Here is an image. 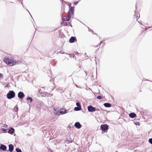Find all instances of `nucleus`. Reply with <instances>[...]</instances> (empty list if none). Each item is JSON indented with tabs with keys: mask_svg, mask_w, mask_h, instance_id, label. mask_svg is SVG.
<instances>
[{
	"mask_svg": "<svg viewBox=\"0 0 152 152\" xmlns=\"http://www.w3.org/2000/svg\"><path fill=\"white\" fill-rule=\"evenodd\" d=\"M4 62L7 64L13 66L17 63L16 60L12 57L6 56L3 59Z\"/></svg>",
	"mask_w": 152,
	"mask_h": 152,
	"instance_id": "obj_1",
	"label": "nucleus"
},
{
	"mask_svg": "<svg viewBox=\"0 0 152 152\" xmlns=\"http://www.w3.org/2000/svg\"><path fill=\"white\" fill-rule=\"evenodd\" d=\"M6 96L7 99H10L15 97V93L13 90H10L7 94Z\"/></svg>",
	"mask_w": 152,
	"mask_h": 152,
	"instance_id": "obj_2",
	"label": "nucleus"
},
{
	"mask_svg": "<svg viewBox=\"0 0 152 152\" xmlns=\"http://www.w3.org/2000/svg\"><path fill=\"white\" fill-rule=\"evenodd\" d=\"M108 125L107 124H102L100 126V129L102 131H105L108 129Z\"/></svg>",
	"mask_w": 152,
	"mask_h": 152,
	"instance_id": "obj_3",
	"label": "nucleus"
},
{
	"mask_svg": "<svg viewBox=\"0 0 152 152\" xmlns=\"http://www.w3.org/2000/svg\"><path fill=\"white\" fill-rule=\"evenodd\" d=\"M68 110L60 108L59 109V115H63L67 113Z\"/></svg>",
	"mask_w": 152,
	"mask_h": 152,
	"instance_id": "obj_4",
	"label": "nucleus"
},
{
	"mask_svg": "<svg viewBox=\"0 0 152 152\" xmlns=\"http://www.w3.org/2000/svg\"><path fill=\"white\" fill-rule=\"evenodd\" d=\"M88 110L90 112H93L96 110V108L91 105H89L87 107Z\"/></svg>",
	"mask_w": 152,
	"mask_h": 152,
	"instance_id": "obj_5",
	"label": "nucleus"
},
{
	"mask_svg": "<svg viewBox=\"0 0 152 152\" xmlns=\"http://www.w3.org/2000/svg\"><path fill=\"white\" fill-rule=\"evenodd\" d=\"M18 97L20 99H23L25 97V95L22 91L19 92L18 94Z\"/></svg>",
	"mask_w": 152,
	"mask_h": 152,
	"instance_id": "obj_6",
	"label": "nucleus"
},
{
	"mask_svg": "<svg viewBox=\"0 0 152 152\" xmlns=\"http://www.w3.org/2000/svg\"><path fill=\"white\" fill-rule=\"evenodd\" d=\"M74 126L77 129H79L82 127L81 124H80L79 122H75L74 124Z\"/></svg>",
	"mask_w": 152,
	"mask_h": 152,
	"instance_id": "obj_7",
	"label": "nucleus"
},
{
	"mask_svg": "<svg viewBox=\"0 0 152 152\" xmlns=\"http://www.w3.org/2000/svg\"><path fill=\"white\" fill-rule=\"evenodd\" d=\"M77 41L76 38L75 37H71L69 39V42L70 43H73Z\"/></svg>",
	"mask_w": 152,
	"mask_h": 152,
	"instance_id": "obj_8",
	"label": "nucleus"
},
{
	"mask_svg": "<svg viewBox=\"0 0 152 152\" xmlns=\"http://www.w3.org/2000/svg\"><path fill=\"white\" fill-rule=\"evenodd\" d=\"M7 147L5 145L3 144H1L0 146V149L2 150L3 151H8L7 150Z\"/></svg>",
	"mask_w": 152,
	"mask_h": 152,
	"instance_id": "obj_9",
	"label": "nucleus"
},
{
	"mask_svg": "<svg viewBox=\"0 0 152 152\" xmlns=\"http://www.w3.org/2000/svg\"><path fill=\"white\" fill-rule=\"evenodd\" d=\"M9 151L10 152H12L14 149L13 145L12 144L9 145Z\"/></svg>",
	"mask_w": 152,
	"mask_h": 152,
	"instance_id": "obj_10",
	"label": "nucleus"
},
{
	"mask_svg": "<svg viewBox=\"0 0 152 152\" xmlns=\"http://www.w3.org/2000/svg\"><path fill=\"white\" fill-rule=\"evenodd\" d=\"M69 11L71 10L72 15H74L75 11V7L73 6L70 7L69 6Z\"/></svg>",
	"mask_w": 152,
	"mask_h": 152,
	"instance_id": "obj_11",
	"label": "nucleus"
},
{
	"mask_svg": "<svg viewBox=\"0 0 152 152\" xmlns=\"http://www.w3.org/2000/svg\"><path fill=\"white\" fill-rule=\"evenodd\" d=\"M54 113L56 115L59 116V110L57 109H54Z\"/></svg>",
	"mask_w": 152,
	"mask_h": 152,
	"instance_id": "obj_12",
	"label": "nucleus"
},
{
	"mask_svg": "<svg viewBox=\"0 0 152 152\" xmlns=\"http://www.w3.org/2000/svg\"><path fill=\"white\" fill-rule=\"evenodd\" d=\"M26 99L29 103H31L33 101L32 98L30 96L27 97L26 98Z\"/></svg>",
	"mask_w": 152,
	"mask_h": 152,
	"instance_id": "obj_13",
	"label": "nucleus"
},
{
	"mask_svg": "<svg viewBox=\"0 0 152 152\" xmlns=\"http://www.w3.org/2000/svg\"><path fill=\"white\" fill-rule=\"evenodd\" d=\"M136 116V114L132 112L129 114V116L131 118H134Z\"/></svg>",
	"mask_w": 152,
	"mask_h": 152,
	"instance_id": "obj_14",
	"label": "nucleus"
},
{
	"mask_svg": "<svg viewBox=\"0 0 152 152\" xmlns=\"http://www.w3.org/2000/svg\"><path fill=\"white\" fill-rule=\"evenodd\" d=\"M15 129L13 128H11L10 129L8 130V132L10 134H13L15 132Z\"/></svg>",
	"mask_w": 152,
	"mask_h": 152,
	"instance_id": "obj_15",
	"label": "nucleus"
},
{
	"mask_svg": "<svg viewBox=\"0 0 152 152\" xmlns=\"http://www.w3.org/2000/svg\"><path fill=\"white\" fill-rule=\"evenodd\" d=\"M103 105L106 107H110L112 106L111 104L109 103H105Z\"/></svg>",
	"mask_w": 152,
	"mask_h": 152,
	"instance_id": "obj_16",
	"label": "nucleus"
},
{
	"mask_svg": "<svg viewBox=\"0 0 152 152\" xmlns=\"http://www.w3.org/2000/svg\"><path fill=\"white\" fill-rule=\"evenodd\" d=\"M63 23H64V25H63V26H70L71 27H72V25L71 23H70L69 22L66 23V22H64Z\"/></svg>",
	"mask_w": 152,
	"mask_h": 152,
	"instance_id": "obj_17",
	"label": "nucleus"
},
{
	"mask_svg": "<svg viewBox=\"0 0 152 152\" xmlns=\"http://www.w3.org/2000/svg\"><path fill=\"white\" fill-rule=\"evenodd\" d=\"M81 109V107H74V110L75 111H78L80 110Z\"/></svg>",
	"mask_w": 152,
	"mask_h": 152,
	"instance_id": "obj_18",
	"label": "nucleus"
},
{
	"mask_svg": "<svg viewBox=\"0 0 152 152\" xmlns=\"http://www.w3.org/2000/svg\"><path fill=\"white\" fill-rule=\"evenodd\" d=\"M56 60L55 59H54L53 60V61H51V64L53 66H54L56 65Z\"/></svg>",
	"mask_w": 152,
	"mask_h": 152,
	"instance_id": "obj_19",
	"label": "nucleus"
},
{
	"mask_svg": "<svg viewBox=\"0 0 152 152\" xmlns=\"http://www.w3.org/2000/svg\"><path fill=\"white\" fill-rule=\"evenodd\" d=\"M70 15H69L65 18L66 20L65 21H69L70 19Z\"/></svg>",
	"mask_w": 152,
	"mask_h": 152,
	"instance_id": "obj_20",
	"label": "nucleus"
},
{
	"mask_svg": "<svg viewBox=\"0 0 152 152\" xmlns=\"http://www.w3.org/2000/svg\"><path fill=\"white\" fill-rule=\"evenodd\" d=\"M15 151L16 152H22L21 149L18 148H15Z\"/></svg>",
	"mask_w": 152,
	"mask_h": 152,
	"instance_id": "obj_21",
	"label": "nucleus"
},
{
	"mask_svg": "<svg viewBox=\"0 0 152 152\" xmlns=\"http://www.w3.org/2000/svg\"><path fill=\"white\" fill-rule=\"evenodd\" d=\"M76 105L77 107L81 108V105L79 102H77L76 103Z\"/></svg>",
	"mask_w": 152,
	"mask_h": 152,
	"instance_id": "obj_22",
	"label": "nucleus"
},
{
	"mask_svg": "<svg viewBox=\"0 0 152 152\" xmlns=\"http://www.w3.org/2000/svg\"><path fill=\"white\" fill-rule=\"evenodd\" d=\"M77 54H78V55L80 54V53H78L77 52H75L73 56V58H74V57H75V55H77Z\"/></svg>",
	"mask_w": 152,
	"mask_h": 152,
	"instance_id": "obj_23",
	"label": "nucleus"
},
{
	"mask_svg": "<svg viewBox=\"0 0 152 152\" xmlns=\"http://www.w3.org/2000/svg\"><path fill=\"white\" fill-rule=\"evenodd\" d=\"M14 110L15 111L17 112L18 110V107L17 106H15V107L14 108Z\"/></svg>",
	"mask_w": 152,
	"mask_h": 152,
	"instance_id": "obj_24",
	"label": "nucleus"
},
{
	"mask_svg": "<svg viewBox=\"0 0 152 152\" xmlns=\"http://www.w3.org/2000/svg\"><path fill=\"white\" fill-rule=\"evenodd\" d=\"M149 142L152 145V138H150L148 140Z\"/></svg>",
	"mask_w": 152,
	"mask_h": 152,
	"instance_id": "obj_25",
	"label": "nucleus"
},
{
	"mask_svg": "<svg viewBox=\"0 0 152 152\" xmlns=\"http://www.w3.org/2000/svg\"><path fill=\"white\" fill-rule=\"evenodd\" d=\"M96 98L98 99H102V96H97Z\"/></svg>",
	"mask_w": 152,
	"mask_h": 152,
	"instance_id": "obj_26",
	"label": "nucleus"
},
{
	"mask_svg": "<svg viewBox=\"0 0 152 152\" xmlns=\"http://www.w3.org/2000/svg\"><path fill=\"white\" fill-rule=\"evenodd\" d=\"M134 124L136 125L139 126L140 124V123L139 122H136L134 123Z\"/></svg>",
	"mask_w": 152,
	"mask_h": 152,
	"instance_id": "obj_27",
	"label": "nucleus"
},
{
	"mask_svg": "<svg viewBox=\"0 0 152 152\" xmlns=\"http://www.w3.org/2000/svg\"><path fill=\"white\" fill-rule=\"evenodd\" d=\"M67 141L68 142V143H72V142L73 141L71 139H70V140H67Z\"/></svg>",
	"mask_w": 152,
	"mask_h": 152,
	"instance_id": "obj_28",
	"label": "nucleus"
},
{
	"mask_svg": "<svg viewBox=\"0 0 152 152\" xmlns=\"http://www.w3.org/2000/svg\"><path fill=\"white\" fill-rule=\"evenodd\" d=\"M1 130L3 131L6 132L7 131V129L5 128H2Z\"/></svg>",
	"mask_w": 152,
	"mask_h": 152,
	"instance_id": "obj_29",
	"label": "nucleus"
},
{
	"mask_svg": "<svg viewBox=\"0 0 152 152\" xmlns=\"http://www.w3.org/2000/svg\"><path fill=\"white\" fill-rule=\"evenodd\" d=\"M88 29V31H91L92 32H93V30L92 29H90L88 27H87Z\"/></svg>",
	"mask_w": 152,
	"mask_h": 152,
	"instance_id": "obj_30",
	"label": "nucleus"
},
{
	"mask_svg": "<svg viewBox=\"0 0 152 152\" xmlns=\"http://www.w3.org/2000/svg\"><path fill=\"white\" fill-rule=\"evenodd\" d=\"M10 87V85L9 84H7V85L5 87L7 88H9Z\"/></svg>",
	"mask_w": 152,
	"mask_h": 152,
	"instance_id": "obj_31",
	"label": "nucleus"
},
{
	"mask_svg": "<svg viewBox=\"0 0 152 152\" xmlns=\"http://www.w3.org/2000/svg\"><path fill=\"white\" fill-rule=\"evenodd\" d=\"M3 76V75L1 73H0V78H2Z\"/></svg>",
	"mask_w": 152,
	"mask_h": 152,
	"instance_id": "obj_32",
	"label": "nucleus"
},
{
	"mask_svg": "<svg viewBox=\"0 0 152 152\" xmlns=\"http://www.w3.org/2000/svg\"><path fill=\"white\" fill-rule=\"evenodd\" d=\"M79 1H76L74 3V4L75 5H77L79 2Z\"/></svg>",
	"mask_w": 152,
	"mask_h": 152,
	"instance_id": "obj_33",
	"label": "nucleus"
},
{
	"mask_svg": "<svg viewBox=\"0 0 152 152\" xmlns=\"http://www.w3.org/2000/svg\"><path fill=\"white\" fill-rule=\"evenodd\" d=\"M62 20L63 21H65V20H66V19L65 18H62Z\"/></svg>",
	"mask_w": 152,
	"mask_h": 152,
	"instance_id": "obj_34",
	"label": "nucleus"
},
{
	"mask_svg": "<svg viewBox=\"0 0 152 152\" xmlns=\"http://www.w3.org/2000/svg\"><path fill=\"white\" fill-rule=\"evenodd\" d=\"M60 0L62 3H63V2L66 3V2H65V1H64L63 0Z\"/></svg>",
	"mask_w": 152,
	"mask_h": 152,
	"instance_id": "obj_35",
	"label": "nucleus"
},
{
	"mask_svg": "<svg viewBox=\"0 0 152 152\" xmlns=\"http://www.w3.org/2000/svg\"><path fill=\"white\" fill-rule=\"evenodd\" d=\"M138 19H137V21L140 24H141V25H143V24H142V23H140V21H139L138 20Z\"/></svg>",
	"mask_w": 152,
	"mask_h": 152,
	"instance_id": "obj_36",
	"label": "nucleus"
},
{
	"mask_svg": "<svg viewBox=\"0 0 152 152\" xmlns=\"http://www.w3.org/2000/svg\"><path fill=\"white\" fill-rule=\"evenodd\" d=\"M103 42L102 41H101L100 42V43L99 44H98V45H101V44ZM98 45H97V46H98Z\"/></svg>",
	"mask_w": 152,
	"mask_h": 152,
	"instance_id": "obj_37",
	"label": "nucleus"
},
{
	"mask_svg": "<svg viewBox=\"0 0 152 152\" xmlns=\"http://www.w3.org/2000/svg\"><path fill=\"white\" fill-rule=\"evenodd\" d=\"M68 128H69V129H70L71 128V126H68Z\"/></svg>",
	"mask_w": 152,
	"mask_h": 152,
	"instance_id": "obj_38",
	"label": "nucleus"
},
{
	"mask_svg": "<svg viewBox=\"0 0 152 152\" xmlns=\"http://www.w3.org/2000/svg\"><path fill=\"white\" fill-rule=\"evenodd\" d=\"M75 86H76L77 88H78V87L79 86H78V85H77V84H75Z\"/></svg>",
	"mask_w": 152,
	"mask_h": 152,
	"instance_id": "obj_39",
	"label": "nucleus"
},
{
	"mask_svg": "<svg viewBox=\"0 0 152 152\" xmlns=\"http://www.w3.org/2000/svg\"><path fill=\"white\" fill-rule=\"evenodd\" d=\"M69 55V57L71 58H72V57H73V56H71V55Z\"/></svg>",
	"mask_w": 152,
	"mask_h": 152,
	"instance_id": "obj_40",
	"label": "nucleus"
},
{
	"mask_svg": "<svg viewBox=\"0 0 152 152\" xmlns=\"http://www.w3.org/2000/svg\"><path fill=\"white\" fill-rule=\"evenodd\" d=\"M27 10L28 11V12L29 13V14L30 15H31V17H32V16L31 15L29 11Z\"/></svg>",
	"mask_w": 152,
	"mask_h": 152,
	"instance_id": "obj_41",
	"label": "nucleus"
},
{
	"mask_svg": "<svg viewBox=\"0 0 152 152\" xmlns=\"http://www.w3.org/2000/svg\"><path fill=\"white\" fill-rule=\"evenodd\" d=\"M27 10L28 11V12L29 13V14L30 15H31V17H32V16L31 15L29 11Z\"/></svg>",
	"mask_w": 152,
	"mask_h": 152,
	"instance_id": "obj_42",
	"label": "nucleus"
},
{
	"mask_svg": "<svg viewBox=\"0 0 152 152\" xmlns=\"http://www.w3.org/2000/svg\"><path fill=\"white\" fill-rule=\"evenodd\" d=\"M135 8H136V10H137V4H136L135 5Z\"/></svg>",
	"mask_w": 152,
	"mask_h": 152,
	"instance_id": "obj_43",
	"label": "nucleus"
},
{
	"mask_svg": "<svg viewBox=\"0 0 152 152\" xmlns=\"http://www.w3.org/2000/svg\"><path fill=\"white\" fill-rule=\"evenodd\" d=\"M96 110H99V109H98V108H97L96 109Z\"/></svg>",
	"mask_w": 152,
	"mask_h": 152,
	"instance_id": "obj_44",
	"label": "nucleus"
},
{
	"mask_svg": "<svg viewBox=\"0 0 152 152\" xmlns=\"http://www.w3.org/2000/svg\"><path fill=\"white\" fill-rule=\"evenodd\" d=\"M21 4H22V6H23V3L22 1H21Z\"/></svg>",
	"mask_w": 152,
	"mask_h": 152,
	"instance_id": "obj_45",
	"label": "nucleus"
},
{
	"mask_svg": "<svg viewBox=\"0 0 152 152\" xmlns=\"http://www.w3.org/2000/svg\"><path fill=\"white\" fill-rule=\"evenodd\" d=\"M78 88H82V87H80V86H79V87H78Z\"/></svg>",
	"mask_w": 152,
	"mask_h": 152,
	"instance_id": "obj_46",
	"label": "nucleus"
},
{
	"mask_svg": "<svg viewBox=\"0 0 152 152\" xmlns=\"http://www.w3.org/2000/svg\"><path fill=\"white\" fill-rule=\"evenodd\" d=\"M134 12L135 14L136 13V10H135Z\"/></svg>",
	"mask_w": 152,
	"mask_h": 152,
	"instance_id": "obj_47",
	"label": "nucleus"
},
{
	"mask_svg": "<svg viewBox=\"0 0 152 152\" xmlns=\"http://www.w3.org/2000/svg\"><path fill=\"white\" fill-rule=\"evenodd\" d=\"M85 73L86 74V75H87V72H85Z\"/></svg>",
	"mask_w": 152,
	"mask_h": 152,
	"instance_id": "obj_48",
	"label": "nucleus"
},
{
	"mask_svg": "<svg viewBox=\"0 0 152 152\" xmlns=\"http://www.w3.org/2000/svg\"><path fill=\"white\" fill-rule=\"evenodd\" d=\"M30 149H31H31H32V148H30Z\"/></svg>",
	"mask_w": 152,
	"mask_h": 152,
	"instance_id": "obj_49",
	"label": "nucleus"
},
{
	"mask_svg": "<svg viewBox=\"0 0 152 152\" xmlns=\"http://www.w3.org/2000/svg\"><path fill=\"white\" fill-rule=\"evenodd\" d=\"M96 34V35H97V34Z\"/></svg>",
	"mask_w": 152,
	"mask_h": 152,
	"instance_id": "obj_50",
	"label": "nucleus"
},
{
	"mask_svg": "<svg viewBox=\"0 0 152 152\" xmlns=\"http://www.w3.org/2000/svg\"><path fill=\"white\" fill-rule=\"evenodd\" d=\"M137 120H139V118H138L137 119Z\"/></svg>",
	"mask_w": 152,
	"mask_h": 152,
	"instance_id": "obj_51",
	"label": "nucleus"
},
{
	"mask_svg": "<svg viewBox=\"0 0 152 152\" xmlns=\"http://www.w3.org/2000/svg\"><path fill=\"white\" fill-rule=\"evenodd\" d=\"M137 120H139V118H138L137 119Z\"/></svg>",
	"mask_w": 152,
	"mask_h": 152,
	"instance_id": "obj_52",
	"label": "nucleus"
},
{
	"mask_svg": "<svg viewBox=\"0 0 152 152\" xmlns=\"http://www.w3.org/2000/svg\"><path fill=\"white\" fill-rule=\"evenodd\" d=\"M36 31L35 30V33Z\"/></svg>",
	"mask_w": 152,
	"mask_h": 152,
	"instance_id": "obj_53",
	"label": "nucleus"
},
{
	"mask_svg": "<svg viewBox=\"0 0 152 152\" xmlns=\"http://www.w3.org/2000/svg\"><path fill=\"white\" fill-rule=\"evenodd\" d=\"M104 44L103 45L102 47H103L104 46Z\"/></svg>",
	"mask_w": 152,
	"mask_h": 152,
	"instance_id": "obj_54",
	"label": "nucleus"
},
{
	"mask_svg": "<svg viewBox=\"0 0 152 152\" xmlns=\"http://www.w3.org/2000/svg\"><path fill=\"white\" fill-rule=\"evenodd\" d=\"M151 27H152V26L151 27Z\"/></svg>",
	"mask_w": 152,
	"mask_h": 152,
	"instance_id": "obj_55",
	"label": "nucleus"
}]
</instances>
